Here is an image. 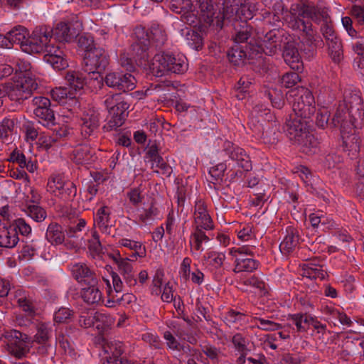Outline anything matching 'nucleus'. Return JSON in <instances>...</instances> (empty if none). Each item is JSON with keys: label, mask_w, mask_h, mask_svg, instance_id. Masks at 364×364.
Instances as JSON below:
<instances>
[{"label": "nucleus", "mask_w": 364, "mask_h": 364, "mask_svg": "<svg viewBox=\"0 0 364 364\" xmlns=\"http://www.w3.org/2000/svg\"><path fill=\"white\" fill-rule=\"evenodd\" d=\"M19 238L16 231L6 228H0V247L13 248L16 246Z\"/></svg>", "instance_id": "obj_38"}, {"label": "nucleus", "mask_w": 364, "mask_h": 364, "mask_svg": "<svg viewBox=\"0 0 364 364\" xmlns=\"http://www.w3.org/2000/svg\"><path fill=\"white\" fill-rule=\"evenodd\" d=\"M335 127H339L341 132V150L350 157L355 159L360 151L361 139L355 133L351 119H346V114L336 112L331 123Z\"/></svg>", "instance_id": "obj_5"}, {"label": "nucleus", "mask_w": 364, "mask_h": 364, "mask_svg": "<svg viewBox=\"0 0 364 364\" xmlns=\"http://www.w3.org/2000/svg\"><path fill=\"white\" fill-rule=\"evenodd\" d=\"M88 249L92 252L93 257L99 256L102 252L100 237L95 230L92 232V238L88 241Z\"/></svg>", "instance_id": "obj_60"}, {"label": "nucleus", "mask_w": 364, "mask_h": 364, "mask_svg": "<svg viewBox=\"0 0 364 364\" xmlns=\"http://www.w3.org/2000/svg\"><path fill=\"white\" fill-rule=\"evenodd\" d=\"M115 318L109 314L95 312L96 328L100 333L107 330L114 323Z\"/></svg>", "instance_id": "obj_43"}, {"label": "nucleus", "mask_w": 364, "mask_h": 364, "mask_svg": "<svg viewBox=\"0 0 364 364\" xmlns=\"http://www.w3.org/2000/svg\"><path fill=\"white\" fill-rule=\"evenodd\" d=\"M86 221L83 218H77L71 221L65 230L66 235L70 238H79L81 232L86 227Z\"/></svg>", "instance_id": "obj_44"}, {"label": "nucleus", "mask_w": 364, "mask_h": 364, "mask_svg": "<svg viewBox=\"0 0 364 364\" xmlns=\"http://www.w3.org/2000/svg\"><path fill=\"white\" fill-rule=\"evenodd\" d=\"M150 41L155 43L156 47H161L167 41V35L163 26L158 24H153L149 33Z\"/></svg>", "instance_id": "obj_42"}, {"label": "nucleus", "mask_w": 364, "mask_h": 364, "mask_svg": "<svg viewBox=\"0 0 364 364\" xmlns=\"http://www.w3.org/2000/svg\"><path fill=\"white\" fill-rule=\"evenodd\" d=\"M234 28L235 33L232 38L237 44L246 43L245 46H250V43L255 45V41H257L256 33L259 28H255L247 22H240L234 23Z\"/></svg>", "instance_id": "obj_18"}, {"label": "nucleus", "mask_w": 364, "mask_h": 364, "mask_svg": "<svg viewBox=\"0 0 364 364\" xmlns=\"http://www.w3.org/2000/svg\"><path fill=\"white\" fill-rule=\"evenodd\" d=\"M133 40L131 46L132 55L139 63L145 65L150 58L149 32L144 27L136 26L134 30Z\"/></svg>", "instance_id": "obj_8"}, {"label": "nucleus", "mask_w": 364, "mask_h": 364, "mask_svg": "<svg viewBox=\"0 0 364 364\" xmlns=\"http://www.w3.org/2000/svg\"><path fill=\"white\" fill-rule=\"evenodd\" d=\"M265 95L271 102L273 107L281 109L284 105L283 94L277 89H269L265 91Z\"/></svg>", "instance_id": "obj_53"}, {"label": "nucleus", "mask_w": 364, "mask_h": 364, "mask_svg": "<svg viewBox=\"0 0 364 364\" xmlns=\"http://www.w3.org/2000/svg\"><path fill=\"white\" fill-rule=\"evenodd\" d=\"M14 228L12 230L16 231V233L19 232L23 236H28L31 233V227L27 223L23 218H18L13 223Z\"/></svg>", "instance_id": "obj_63"}, {"label": "nucleus", "mask_w": 364, "mask_h": 364, "mask_svg": "<svg viewBox=\"0 0 364 364\" xmlns=\"http://www.w3.org/2000/svg\"><path fill=\"white\" fill-rule=\"evenodd\" d=\"M257 41L254 45V51L251 52L252 56L258 57L259 63L262 61V54L264 53L268 55H272L280 50L284 43V38L287 39L284 31L272 29L264 33L259 28L256 33Z\"/></svg>", "instance_id": "obj_6"}, {"label": "nucleus", "mask_w": 364, "mask_h": 364, "mask_svg": "<svg viewBox=\"0 0 364 364\" xmlns=\"http://www.w3.org/2000/svg\"><path fill=\"white\" fill-rule=\"evenodd\" d=\"M194 223L196 228H201L205 230L214 228L213 220L209 215L207 205L202 200H198L194 206Z\"/></svg>", "instance_id": "obj_26"}, {"label": "nucleus", "mask_w": 364, "mask_h": 364, "mask_svg": "<svg viewBox=\"0 0 364 364\" xmlns=\"http://www.w3.org/2000/svg\"><path fill=\"white\" fill-rule=\"evenodd\" d=\"M98 283L87 284L80 289V297L88 306H97L102 301V293L100 290Z\"/></svg>", "instance_id": "obj_28"}, {"label": "nucleus", "mask_w": 364, "mask_h": 364, "mask_svg": "<svg viewBox=\"0 0 364 364\" xmlns=\"http://www.w3.org/2000/svg\"><path fill=\"white\" fill-rule=\"evenodd\" d=\"M109 63L108 53L101 48H94L88 50L83 58V70L88 74L96 75L95 79L100 77V73L105 70Z\"/></svg>", "instance_id": "obj_9"}, {"label": "nucleus", "mask_w": 364, "mask_h": 364, "mask_svg": "<svg viewBox=\"0 0 364 364\" xmlns=\"http://www.w3.org/2000/svg\"><path fill=\"white\" fill-rule=\"evenodd\" d=\"M286 235L279 245L280 251L288 255L292 252L299 245V235L297 229L289 226L286 229Z\"/></svg>", "instance_id": "obj_29"}, {"label": "nucleus", "mask_w": 364, "mask_h": 364, "mask_svg": "<svg viewBox=\"0 0 364 364\" xmlns=\"http://www.w3.org/2000/svg\"><path fill=\"white\" fill-rule=\"evenodd\" d=\"M51 30L46 26L36 27L28 36V31L22 26H17L8 32V38L14 44L20 46L28 54L44 53L43 60L54 69L61 70L68 67V61L63 50L53 44H48Z\"/></svg>", "instance_id": "obj_1"}, {"label": "nucleus", "mask_w": 364, "mask_h": 364, "mask_svg": "<svg viewBox=\"0 0 364 364\" xmlns=\"http://www.w3.org/2000/svg\"><path fill=\"white\" fill-rule=\"evenodd\" d=\"M104 80L107 86L123 92L133 90L136 82L132 75L118 71L108 73Z\"/></svg>", "instance_id": "obj_12"}, {"label": "nucleus", "mask_w": 364, "mask_h": 364, "mask_svg": "<svg viewBox=\"0 0 364 364\" xmlns=\"http://www.w3.org/2000/svg\"><path fill=\"white\" fill-rule=\"evenodd\" d=\"M77 194V188L75 185L69 181H67L66 183L63 186V189H60L56 196L60 197L63 200H71Z\"/></svg>", "instance_id": "obj_57"}, {"label": "nucleus", "mask_w": 364, "mask_h": 364, "mask_svg": "<svg viewBox=\"0 0 364 364\" xmlns=\"http://www.w3.org/2000/svg\"><path fill=\"white\" fill-rule=\"evenodd\" d=\"M225 151L245 171L252 170V165L250 157L242 148L234 146L230 142H227L225 143Z\"/></svg>", "instance_id": "obj_21"}, {"label": "nucleus", "mask_w": 364, "mask_h": 364, "mask_svg": "<svg viewBox=\"0 0 364 364\" xmlns=\"http://www.w3.org/2000/svg\"><path fill=\"white\" fill-rule=\"evenodd\" d=\"M245 0H223L222 16H217L215 18L216 28L221 29L223 26V21L233 16V11L242 5Z\"/></svg>", "instance_id": "obj_33"}, {"label": "nucleus", "mask_w": 364, "mask_h": 364, "mask_svg": "<svg viewBox=\"0 0 364 364\" xmlns=\"http://www.w3.org/2000/svg\"><path fill=\"white\" fill-rule=\"evenodd\" d=\"M14 128L13 119L4 118L0 124V138L4 143L9 144Z\"/></svg>", "instance_id": "obj_46"}, {"label": "nucleus", "mask_w": 364, "mask_h": 364, "mask_svg": "<svg viewBox=\"0 0 364 364\" xmlns=\"http://www.w3.org/2000/svg\"><path fill=\"white\" fill-rule=\"evenodd\" d=\"M239 284L245 287H252L259 290L264 289L265 284L258 276L255 274L246 277L245 276L240 278Z\"/></svg>", "instance_id": "obj_55"}, {"label": "nucleus", "mask_w": 364, "mask_h": 364, "mask_svg": "<svg viewBox=\"0 0 364 364\" xmlns=\"http://www.w3.org/2000/svg\"><path fill=\"white\" fill-rule=\"evenodd\" d=\"M72 328H66L65 332L60 333L56 337V343L65 354L70 356L74 355V345L70 340V333Z\"/></svg>", "instance_id": "obj_41"}, {"label": "nucleus", "mask_w": 364, "mask_h": 364, "mask_svg": "<svg viewBox=\"0 0 364 364\" xmlns=\"http://www.w3.org/2000/svg\"><path fill=\"white\" fill-rule=\"evenodd\" d=\"M51 329L46 323H39L36 326V333L31 342L37 343H46L50 342Z\"/></svg>", "instance_id": "obj_47"}, {"label": "nucleus", "mask_w": 364, "mask_h": 364, "mask_svg": "<svg viewBox=\"0 0 364 364\" xmlns=\"http://www.w3.org/2000/svg\"><path fill=\"white\" fill-rule=\"evenodd\" d=\"M186 38L191 48L196 50L202 48L203 46V38L197 31L188 29L186 33Z\"/></svg>", "instance_id": "obj_54"}, {"label": "nucleus", "mask_w": 364, "mask_h": 364, "mask_svg": "<svg viewBox=\"0 0 364 364\" xmlns=\"http://www.w3.org/2000/svg\"><path fill=\"white\" fill-rule=\"evenodd\" d=\"M25 213L36 222H42L47 217L46 210L37 204L28 205L24 210Z\"/></svg>", "instance_id": "obj_48"}, {"label": "nucleus", "mask_w": 364, "mask_h": 364, "mask_svg": "<svg viewBox=\"0 0 364 364\" xmlns=\"http://www.w3.org/2000/svg\"><path fill=\"white\" fill-rule=\"evenodd\" d=\"M284 43L282 55L284 61L294 71L301 70L303 69V63L296 47L297 43L294 41H289Z\"/></svg>", "instance_id": "obj_25"}, {"label": "nucleus", "mask_w": 364, "mask_h": 364, "mask_svg": "<svg viewBox=\"0 0 364 364\" xmlns=\"http://www.w3.org/2000/svg\"><path fill=\"white\" fill-rule=\"evenodd\" d=\"M292 109L296 116L302 119H309L315 112V100L311 92L307 88L298 89L294 95Z\"/></svg>", "instance_id": "obj_11"}, {"label": "nucleus", "mask_w": 364, "mask_h": 364, "mask_svg": "<svg viewBox=\"0 0 364 364\" xmlns=\"http://www.w3.org/2000/svg\"><path fill=\"white\" fill-rule=\"evenodd\" d=\"M233 16L230 18H226L234 23L247 22L253 17V11L249 4L245 1L233 11Z\"/></svg>", "instance_id": "obj_39"}, {"label": "nucleus", "mask_w": 364, "mask_h": 364, "mask_svg": "<svg viewBox=\"0 0 364 364\" xmlns=\"http://www.w3.org/2000/svg\"><path fill=\"white\" fill-rule=\"evenodd\" d=\"M79 27L78 25L75 27V24L71 22H60L53 30L48 27L51 30V36L49 38L48 44H53L62 50L59 43L55 44V42H52L53 37H54V40L59 42H70L79 36L80 31Z\"/></svg>", "instance_id": "obj_13"}, {"label": "nucleus", "mask_w": 364, "mask_h": 364, "mask_svg": "<svg viewBox=\"0 0 364 364\" xmlns=\"http://www.w3.org/2000/svg\"><path fill=\"white\" fill-rule=\"evenodd\" d=\"M307 122L300 117L290 118L287 120L284 126V132L294 144L299 139L308 132Z\"/></svg>", "instance_id": "obj_20"}, {"label": "nucleus", "mask_w": 364, "mask_h": 364, "mask_svg": "<svg viewBox=\"0 0 364 364\" xmlns=\"http://www.w3.org/2000/svg\"><path fill=\"white\" fill-rule=\"evenodd\" d=\"M303 6H312L306 4H295L291 6L290 11H287L284 19L286 21L289 28L294 31H299L303 32V41L304 45H306L307 48L304 49V51L309 55V57L314 55L315 48L317 46L323 45V40L316 35V31L312 28L311 20L307 18L306 16H300L298 11L300 7Z\"/></svg>", "instance_id": "obj_3"}, {"label": "nucleus", "mask_w": 364, "mask_h": 364, "mask_svg": "<svg viewBox=\"0 0 364 364\" xmlns=\"http://www.w3.org/2000/svg\"><path fill=\"white\" fill-rule=\"evenodd\" d=\"M311 315L307 314H289L287 316V326L291 328L295 326L297 332H306L309 328Z\"/></svg>", "instance_id": "obj_35"}, {"label": "nucleus", "mask_w": 364, "mask_h": 364, "mask_svg": "<svg viewBox=\"0 0 364 364\" xmlns=\"http://www.w3.org/2000/svg\"><path fill=\"white\" fill-rule=\"evenodd\" d=\"M175 55L168 53L156 54L150 65V70L154 75L161 77L169 74L171 62Z\"/></svg>", "instance_id": "obj_24"}, {"label": "nucleus", "mask_w": 364, "mask_h": 364, "mask_svg": "<svg viewBox=\"0 0 364 364\" xmlns=\"http://www.w3.org/2000/svg\"><path fill=\"white\" fill-rule=\"evenodd\" d=\"M183 6L180 11L173 9V11L181 15V20L184 23L196 27L202 33H206L210 26H215V9L213 0H196L200 10V16L192 10L193 4L191 0H181Z\"/></svg>", "instance_id": "obj_4"}, {"label": "nucleus", "mask_w": 364, "mask_h": 364, "mask_svg": "<svg viewBox=\"0 0 364 364\" xmlns=\"http://www.w3.org/2000/svg\"><path fill=\"white\" fill-rule=\"evenodd\" d=\"M81 134L85 139L96 136L100 127V114L93 109L85 112L80 118Z\"/></svg>", "instance_id": "obj_19"}, {"label": "nucleus", "mask_w": 364, "mask_h": 364, "mask_svg": "<svg viewBox=\"0 0 364 364\" xmlns=\"http://www.w3.org/2000/svg\"><path fill=\"white\" fill-rule=\"evenodd\" d=\"M78 46L85 50V53H88V50H93L95 47L94 38L89 33H85L80 36L77 39Z\"/></svg>", "instance_id": "obj_61"}, {"label": "nucleus", "mask_w": 364, "mask_h": 364, "mask_svg": "<svg viewBox=\"0 0 364 364\" xmlns=\"http://www.w3.org/2000/svg\"><path fill=\"white\" fill-rule=\"evenodd\" d=\"M95 222L102 232L109 233L108 230L112 225L110 224V210L107 206H103L97 210Z\"/></svg>", "instance_id": "obj_40"}, {"label": "nucleus", "mask_w": 364, "mask_h": 364, "mask_svg": "<svg viewBox=\"0 0 364 364\" xmlns=\"http://www.w3.org/2000/svg\"><path fill=\"white\" fill-rule=\"evenodd\" d=\"M70 270L73 277L82 286L98 283L95 272L84 262L75 263L71 266Z\"/></svg>", "instance_id": "obj_22"}, {"label": "nucleus", "mask_w": 364, "mask_h": 364, "mask_svg": "<svg viewBox=\"0 0 364 364\" xmlns=\"http://www.w3.org/2000/svg\"><path fill=\"white\" fill-rule=\"evenodd\" d=\"M126 102H127V100L121 93H115L106 95L104 104L107 109H114L118 105L124 109Z\"/></svg>", "instance_id": "obj_52"}, {"label": "nucleus", "mask_w": 364, "mask_h": 364, "mask_svg": "<svg viewBox=\"0 0 364 364\" xmlns=\"http://www.w3.org/2000/svg\"><path fill=\"white\" fill-rule=\"evenodd\" d=\"M318 258L310 259L309 262L302 265L303 276L309 279H320L323 280L327 275L326 271L323 268L322 265L317 263Z\"/></svg>", "instance_id": "obj_32"}, {"label": "nucleus", "mask_w": 364, "mask_h": 364, "mask_svg": "<svg viewBox=\"0 0 364 364\" xmlns=\"http://www.w3.org/2000/svg\"><path fill=\"white\" fill-rule=\"evenodd\" d=\"M246 318V315L244 313L230 309L225 314L224 320L228 326L233 324L241 323L244 322Z\"/></svg>", "instance_id": "obj_58"}, {"label": "nucleus", "mask_w": 364, "mask_h": 364, "mask_svg": "<svg viewBox=\"0 0 364 364\" xmlns=\"http://www.w3.org/2000/svg\"><path fill=\"white\" fill-rule=\"evenodd\" d=\"M203 230L204 229L201 228H195L194 232L191 236L190 244L191 245H193L195 250L197 251L203 250V242H208L210 240Z\"/></svg>", "instance_id": "obj_45"}, {"label": "nucleus", "mask_w": 364, "mask_h": 364, "mask_svg": "<svg viewBox=\"0 0 364 364\" xmlns=\"http://www.w3.org/2000/svg\"><path fill=\"white\" fill-rule=\"evenodd\" d=\"M248 126L255 137L267 144H274L278 141L279 126L274 122L264 121L261 123L255 117H251Z\"/></svg>", "instance_id": "obj_10"}, {"label": "nucleus", "mask_w": 364, "mask_h": 364, "mask_svg": "<svg viewBox=\"0 0 364 364\" xmlns=\"http://www.w3.org/2000/svg\"><path fill=\"white\" fill-rule=\"evenodd\" d=\"M297 72H290L283 75L281 78V83L287 88L296 85L301 80Z\"/></svg>", "instance_id": "obj_64"}, {"label": "nucleus", "mask_w": 364, "mask_h": 364, "mask_svg": "<svg viewBox=\"0 0 364 364\" xmlns=\"http://www.w3.org/2000/svg\"><path fill=\"white\" fill-rule=\"evenodd\" d=\"M90 148L87 146H77L73 154V160L77 164H82L91 159Z\"/></svg>", "instance_id": "obj_49"}, {"label": "nucleus", "mask_w": 364, "mask_h": 364, "mask_svg": "<svg viewBox=\"0 0 364 364\" xmlns=\"http://www.w3.org/2000/svg\"><path fill=\"white\" fill-rule=\"evenodd\" d=\"M299 15L306 16L316 23H321V32L326 40L330 50V55L334 62L338 63L342 59V44L336 34L328 14L323 10L312 5V6L300 7Z\"/></svg>", "instance_id": "obj_2"}, {"label": "nucleus", "mask_w": 364, "mask_h": 364, "mask_svg": "<svg viewBox=\"0 0 364 364\" xmlns=\"http://www.w3.org/2000/svg\"><path fill=\"white\" fill-rule=\"evenodd\" d=\"M119 243L123 247H126L130 250H134L135 252L132 255V257L139 256L140 257H144L146 255L145 247H142L141 243L139 242L133 241L127 238H122L119 240Z\"/></svg>", "instance_id": "obj_51"}, {"label": "nucleus", "mask_w": 364, "mask_h": 364, "mask_svg": "<svg viewBox=\"0 0 364 364\" xmlns=\"http://www.w3.org/2000/svg\"><path fill=\"white\" fill-rule=\"evenodd\" d=\"M171 63L170 73L181 74L186 72L188 69L186 59L183 56L174 55Z\"/></svg>", "instance_id": "obj_56"}, {"label": "nucleus", "mask_w": 364, "mask_h": 364, "mask_svg": "<svg viewBox=\"0 0 364 364\" xmlns=\"http://www.w3.org/2000/svg\"><path fill=\"white\" fill-rule=\"evenodd\" d=\"M50 95L53 100L59 103H65L67 98L73 99L75 97L74 92L65 87H59L53 89L50 92Z\"/></svg>", "instance_id": "obj_50"}, {"label": "nucleus", "mask_w": 364, "mask_h": 364, "mask_svg": "<svg viewBox=\"0 0 364 364\" xmlns=\"http://www.w3.org/2000/svg\"><path fill=\"white\" fill-rule=\"evenodd\" d=\"M344 102L348 112L338 109L346 114V119L351 117L353 119H363L364 117V104L359 91L346 92L344 96Z\"/></svg>", "instance_id": "obj_15"}, {"label": "nucleus", "mask_w": 364, "mask_h": 364, "mask_svg": "<svg viewBox=\"0 0 364 364\" xmlns=\"http://www.w3.org/2000/svg\"><path fill=\"white\" fill-rule=\"evenodd\" d=\"M145 158L151 163V168H154L155 164L160 169V171H155L156 173H161L166 177L171 176L172 168L164 161V159L159 154V149L156 143L148 146Z\"/></svg>", "instance_id": "obj_23"}, {"label": "nucleus", "mask_w": 364, "mask_h": 364, "mask_svg": "<svg viewBox=\"0 0 364 364\" xmlns=\"http://www.w3.org/2000/svg\"><path fill=\"white\" fill-rule=\"evenodd\" d=\"M73 316V310L66 307H61L55 312L53 319L55 323H67L72 319Z\"/></svg>", "instance_id": "obj_59"}, {"label": "nucleus", "mask_w": 364, "mask_h": 364, "mask_svg": "<svg viewBox=\"0 0 364 364\" xmlns=\"http://www.w3.org/2000/svg\"><path fill=\"white\" fill-rule=\"evenodd\" d=\"M319 144L318 138L308 131L294 144L299 147L301 152L312 155L318 150Z\"/></svg>", "instance_id": "obj_31"}, {"label": "nucleus", "mask_w": 364, "mask_h": 364, "mask_svg": "<svg viewBox=\"0 0 364 364\" xmlns=\"http://www.w3.org/2000/svg\"><path fill=\"white\" fill-rule=\"evenodd\" d=\"M105 352L108 356L122 358L124 353L123 345L121 342H111L104 347Z\"/></svg>", "instance_id": "obj_62"}, {"label": "nucleus", "mask_w": 364, "mask_h": 364, "mask_svg": "<svg viewBox=\"0 0 364 364\" xmlns=\"http://www.w3.org/2000/svg\"><path fill=\"white\" fill-rule=\"evenodd\" d=\"M33 104L36 107L33 113L43 126L49 127L55 125V114L50 108V101L43 96L35 97Z\"/></svg>", "instance_id": "obj_14"}, {"label": "nucleus", "mask_w": 364, "mask_h": 364, "mask_svg": "<svg viewBox=\"0 0 364 364\" xmlns=\"http://www.w3.org/2000/svg\"><path fill=\"white\" fill-rule=\"evenodd\" d=\"M259 266V262L252 257H246L245 255L236 257L235 259V267L233 272L236 274H240L243 277L245 273H252L257 270Z\"/></svg>", "instance_id": "obj_30"}, {"label": "nucleus", "mask_w": 364, "mask_h": 364, "mask_svg": "<svg viewBox=\"0 0 364 364\" xmlns=\"http://www.w3.org/2000/svg\"><path fill=\"white\" fill-rule=\"evenodd\" d=\"M31 342V337L26 333H21V336H18L17 339H14V343L9 347L11 353L17 358H22L24 356L28 350L26 348V343Z\"/></svg>", "instance_id": "obj_36"}, {"label": "nucleus", "mask_w": 364, "mask_h": 364, "mask_svg": "<svg viewBox=\"0 0 364 364\" xmlns=\"http://www.w3.org/2000/svg\"><path fill=\"white\" fill-rule=\"evenodd\" d=\"M65 234L63 227L56 222H51L46 230V239L52 245H59L65 241Z\"/></svg>", "instance_id": "obj_34"}, {"label": "nucleus", "mask_w": 364, "mask_h": 364, "mask_svg": "<svg viewBox=\"0 0 364 364\" xmlns=\"http://www.w3.org/2000/svg\"><path fill=\"white\" fill-rule=\"evenodd\" d=\"M37 88L38 83L29 73L16 72L11 81L6 84V93L11 101L21 102L30 97Z\"/></svg>", "instance_id": "obj_7"}, {"label": "nucleus", "mask_w": 364, "mask_h": 364, "mask_svg": "<svg viewBox=\"0 0 364 364\" xmlns=\"http://www.w3.org/2000/svg\"><path fill=\"white\" fill-rule=\"evenodd\" d=\"M225 259V254L215 251L208 252L203 256V265L213 274L216 281H220L223 278L224 274L223 265Z\"/></svg>", "instance_id": "obj_16"}, {"label": "nucleus", "mask_w": 364, "mask_h": 364, "mask_svg": "<svg viewBox=\"0 0 364 364\" xmlns=\"http://www.w3.org/2000/svg\"><path fill=\"white\" fill-rule=\"evenodd\" d=\"M254 45L242 46L238 44L235 45L228 50L227 55L230 62L235 66L243 65L246 60H250L249 63H255L254 60L259 63L258 57L252 56L251 52L254 51Z\"/></svg>", "instance_id": "obj_17"}, {"label": "nucleus", "mask_w": 364, "mask_h": 364, "mask_svg": "<svg viewBox=\"0 0 364 364\" xmlns=\"http://www.w3.org/2000/svg\"><path fill=\"white\" fill-rule=\"evenodd\" d=\"M129 108V104L126 102L124 109L121 108V106L116 107L114 109L112 108L107 109L109 115L107 122L103 126V129L105 132H110L117 129L121 127L125 122L128 113L127 109Z\"/></svg>", "instance_id": "obj_27"}, {"label": "nucleus", "mask_w": 364, "mask_h": 364, "mask_svg": "<svg viewBox=\"0 0 364 364\" xmlns=\"http://www.w3.org/2000/svg\"><path fill=\"white\" fill-rule=\"evenodd\" d=\"M68 89L75 95L77 91H80L85 85V77L78 71H68L65 75Z\"/></svg>", "instance_id": "obj_37"}]
</instances>
